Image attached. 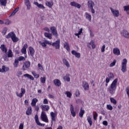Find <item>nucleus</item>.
I'll list each match as a JSON object with an SVG mask.
<instances>
[{"mask_svg":"<svg viewBox=\"0 0 129 129\" xmlns=\"http://www.w3.org/2000/svg\"><path fill=\"white\" fill-rule=\"evenodd\" d=\"M117 81L118 79H115L111 83L110 87L108 88L107 90L111 94V95H113L115 93V90H116V85H117Z\"/></svg>","mask_w":129,"mask_h":129,"instance_id":"nucleus-1","label":"nucleus"},{"mask_svg":"<svg viewBox=\"0 0 129 129\" xmlns=\"http://www.w3.org/2000/svg\"><path fill=\"white\" fill-rule=\"evenodd\" d=\"M126 64H127V60L126 58H124L121 63V71L123 73L126 72Z\"/></svg>","mask_w":129,"mask_h":129,"instance_id":"nucleus-2","label":"nucleus"},{"mask_svg":"<svg viewBox=\"0 0 129 129\" xmlns=\"http://www.w3.org/2000/svg\"><path fill=\"white\" fill-rule=\"evenodd\" d=\"M41 118L42 121H44L45 122H49V120L48 119V117H47V115L46 114V112L45 111H42L41 114Z\"/></svg>","mask_w":129,"mask_h":129,"instance_id":"nucleus-3","label":"nucleus"},{"mask_svg":"<svg viewBox=\"0 0 129 129\" xmlns=\"http://www.w3.org/2000/svg\"><path fill=\"white\" fill-rule=\"evenodd\" d=\"M53 47H55L56 50H59L60 49V39L57 40L55 42L52 43L51 44H49Z\"/></svg>","mask_w":129,"mask_h":129,"instance_id":"nucleus-4","label":"nucleus"},{"mask_svg":"<svg viewBox=\"0 0 129 129\" xmlns=\"http://www.w3.org/2000/svg\"><path fill=\"white\" fill-rule=\"evenodd\" d=\"M120 35L123 38H126V39H129V32L126 30H123L120 32Z\"/></svg>","mask_w":129,"mask_h":129,"instance_id":"nucleus-5","label":"nucleus"},{"mask_svg":"<svg viewBox=\"0 0 129 129\" xmlns=\"http://www.w3.org/2000/svg\"><path fill=\"white\" fill-rule=\"evenodd\" d=\"M39 44L41 45L42 47H46L47 45H52V42H50L47 40H44L43 42H41V41H38Z\"/></svg>","mask_w":129,"mask_h":129,"instance_id":"nucleus-6","label":"nucleus"},{"mask_svg":"<svg viewBox=\"0 0 129 129\" xmlns=\"http://www.w3.org/2000/svg\"><path fill=\"white\" fill-rule=\"evenodd\" d=\"M26 93V90L23 88H21V93L19 94L18 92H16V94L17 96L18 97H20V98H22L23 96H24V94Z\"/></svg>","mask_w":129,"mask_h":129,"instance_id":"nucleus-7","label":"nucleus"},{"mask_svg":"<svg viewBox=\"0 0 129 129\" xmlns=\"http://www.w3.org/2000/svg\"><path fill=\"white\" fill-rule=\"evenodd\" d=\"M110 9L114 17H116V18L119 17V11L118 10H115L112 8H110Z\"/></svg>","mask_w":129,"mask_h":129,"instance_id":"nucleus-8","label":"nucleus"},{"mask_svg":"<svg viewBox=\"0 0 129 129\" xmlns=\"http://www.w3.org/2000/svg\"><path fill=\"white\" fill-rule=\"evenodd\" d=\"M50 30L52 35L57 38V37H58V32H57V29H56V27H55V26H52L50 27Z\"/></svg>","mask_w":129,"mask_h":129,"instance_id":"nucleus-9","label":"nucleus"},{"mask_svg":"<svg viewBox=\"0 0 129 129\" xmlns=\"http://www.w3.org/2000/svg\"><path fill=\"white\" fill-rule=\"evenodd\" d=\"M72 7H74L75 8H77V9H80L81 8V5L75 2H73L70 3Z\"/></svg>","mask_w":129,"mask_h":129,"instance_id":"nucleus-10","label":"nucleus"},{"mask_svg":"<svg viewBox=\"0 0 129 129\" xmlns=\"http://www.w3.org/2000/svg\"><path fill=\"white\" fill-rule=\"evenodd\" d=\"M82 86L85 90H89V85L88 82L83 81Z\"/></svg>","mask_w":129,"mask_h":129,"instance_id":"nucleus-11","label":"nucleus"},{"mask_svg":"<svg viewBox=\"0 0 129 129\" xmlns=\"http://www.w3.org/2000/svg\"><path fill=\"white\" fill-rule=\"evenodd\" d=\"M35 122L38 125H40V126H45V124H42L40 123V121H39V117L38 116V115H35Z\"/></svg>","mask_w":129,"mask_h":129,"instance_id":"nucleus-12","label":"nucleus"},{"mask_svg":"<svg viewBox=\"0 0 129 129\" xmlns=\"http://www.w3.org/2000/svg\"><path fill=\"white\" fill-rule=\"evenodd\" d=\"M40 107L43 111H48L50 109V106L48 105H42L40 106Z\"/></svg>","mask_w":129,"mask_h":129,"instance_id":"nucleus-13","label":"nucleus"},{"mask_svg":"<svg viewBox=\"0 0 129 129\" xmlns=\"http://www.w3.org/2000/svg\"><path fill=\"white\" fill-rule=\"evenodd\" d=\"M70 110L72 116H73V117H75V116H76V113L75 112V111H74V107L72 104L71 105Z\"/></svg>","mask_w":129,"mask_h":129,"instance_id":"nucleus-14","label":"nucleus"},{"mask_svg":"<svg viewBox=\"0 0 129 129\" xmlns=\"http://www.w3.org/2000/svg\"><path fill=\"white\" fill-rule=\"evenodd\" d=\"M9 70H10V68L5 66H2V69H0V72H1L2 73H4V72H8Z\"/></svg>","mask_w":129,"mask_h":129,"instance_id":"nucleus-15","label":"nucleus"},{"mask_svg":"<svg viewBox=\"0 0 129 129\" xmlns=\"http://www.w3.org/2000/svg\"><path fill=\"white\" fill-rule=\"evenodd\" d=\"M27 48H28V44L27 43L25 44L21 49V52L22 54H27Z\"/></svg>","mask_w":129,"mask_h":129,"instance_id":"nucleus-16","label":"nucleus"},{"mask_svg":"<svg viewBox=\"0 0 129 129\" xmlns=\"http://www.w3.org/2000/svg\"><path fill=\"white\" fill-rule=\"evenodd\" d=\"M25 6L27 7V10L29 11L31 9V3L29 0H25Z\"/></svg>","mask_w":129,"mask_h":129,"instance_id":"nucleus-17","label":"nucleus"},{"mask_svg":"<svg viewBox=\"0 0 129 129\" xmlns=\"http://www.w3.org/2000/svg\"><path fill=\"white\" fill-rule=\"evenodd\" d=\"M29 50L30 56H31V57H34V55H35V50L34 49V48L32 46H30L29 47Z\"/></svg>","mask_w":129,"mask_h":129,"instance_id":"nucleus-18","label":"nucleus"},{"mask_svg":"<svg viewBox=\"0 0 129 129\" xmlns=\"http://www.w3.org/2000/svg\"><path fill=\"white\" fill-rule=\"evenodd\" d=\"M113 53L114 55L118 56V55H120V50H119V49L117 48H114L113 49Z\"/></svg>","mask_w":129,"mask_h":129,"instance_id":"nucleus-19","label":"nucleus"},{"mask_svg":"<svg viewBox=\"0 0 129 129\" xmlns=\"http://www.w3.org/2000/svg\"><path fill=\"white\" fill-rule=\"evenodd\" d=\"M50 116L51 117V123L53 124V121H56V114L53 112L50 113Z\"/></svg>","mask_w":129,"mask_h":129,"instance_id":"nucleus-20","label":"nucleus"},{"mask_svg":"<svg viewBox=\"0 0 129 129\" xmlns=\"http://www.w3.org/2000/svg\"><path fill=\"white\" fill-rule=\"evenodd\" d=\"M72 54L73 55H74L75 56V57H76L77 58H80V57L81 56V54H80V53L77 52L75 50H72Z\"/></svg>","mask_w":129,"mask_h":129,"instance_id":"nucleus-21","label":"nucleus"},{"mask_svg":"<svg viewBox=\"0 0 129 129\" xmlns=\"http://www.w3.org/2000/svg\"><path fill=\"white\" fill-rule=\"evenodd\" d=\"M53 83L54 85H55L56 86H57L58 87H59V86L61 85V81H60V80L58 79L54 80Z\"/></svg>","mask_w":129,"mask_h":129,"instance_id":"nucleus-22","label":"nucleus"},{"mask_svg":"<svg viewBox=\"0 0 129 129\" xmlns=\"http://www.w3.org/2000/svg\"><path fill=\"white\" fill-rule=\"evenodd\" d=\"M85 17L87 20H89V22H91V15L89 14V13L86 12L85 14Z\"/></svg>","mask_w":129,"mask_h":129,"instance_id":"nucleus-23","label":"nucleus"},{"mask_svg":"<svg viewBox=\"0 0 129 129\" xmlns=\"http://www.w3.org/2000/svg\"><path fill=\"white\" fill-rule=\"evenodd\" d=\"M34 4L35 5V6H37V7H38V8H39V9H42V10L44 9H45V8L44 7V6L43 5L39 4L37 2H35L34 3Z\"/></svg>","mask_w":129,"mask_h":129,"instance_id":"nucleus-24","label":"nucleus"},{"mask_svg":"<svg viewBox=\"0 0 129 129\" xmlns=\"http://www.w3.org/2000/svg\"><path fill=\"white\" fill-rule=\"evenodd\" d=\"M0 48L1 49L3 52H5V53H7L8 52V49L6 48V45L5 44H2L1 45Z\"/></svg>","mask_w":129,"mask_h":129,"instance_id":"nucleus-25","label":"nucleus"},{"mask_svg":"<svg viewBox=\"0 0 129 129\" xmlns=\"http://www.w3.org/2000/svg\"><path fill=\"white\" fill-rule=\"evenodd\" d=\"M62 61L63 64L67 66L68 68H69L70 67V64H69V62H68V60L66 59V58L62 59Z\"/></svg>","mask_w":129,"mask_h":129,"instance_id":"nucleus-26","label":"nucleus"},{"mask_svg":"<svg viewBox=\"0 0 129 129\" xmlns=\"http://www.w3.org/2000/svg\"><path fill=\"white\" fill-rule=\"evenodd\" d=\"M88 7L90 9H91L94 7V3L92 1H88Z\"/></svg>","mask_w":129,"mask_h":129,"instance_id":"nucleus-27","label":"nucleus"},{"mask_svg":"<svg viewBox=\"0 0 129 129\" xmlns=\"http://www.w3.org/2000/svg\"><path fill=\"white\" fill-rule=\"evenodd\" d=\"M63 48L66 49L67 51L69 52L70 51V47H69V44L67 42H65L63 44Z\"/></svg>","mask_w":129,"mask_h":129,"instance_id":"nucleus-28","label":"nucleus"},{"mask_svg":"<svg viewBox=\"0 0 129 129\" xmlns=\"http://www.w3.org/2000/svg\"><path fill=\"white\" fill-rule=\"evenodd\" d=\"M7 56L8 58H12V57H13L14 54H13V51H12V49H9Z\"/></svg>","mask_w":129,"mask_h":129,"instance_id":"nucleus-29","label":"nucleus"},{"mask_svg":"<svg viewBox=\"0 0 129 129\" xmlns=\"http://www.w3.org/2000/svg\"><path fill=\"white\" fill-rule=\"evenodd\" d=\"M63 80H66L68 82H70V75L67 74L66 76L63 77Z\"/></svg>","mask_w":129,"mask_h":129,"instance_id":"nucleus-30","label":"nucleus"},{"mask_svg":"<svg viewBox=\"0 0 129 129\" xmlns=\"http://www.w3.org/2000/svg\"><path fill=\"white\" fill-rule=\"evenodd\" d=\"M26 114L27 115H31V114H32V107L28 108Z\"/></svg>","mask_w":129,"mask_h":129,"instance_id":"nucleus-31","label":"nucleus"},{"mask_svg":"<svg viewBox=\"0 0 129 129\" xmlns=\"http://www.w3.org/2000/svg\"><path fill=\"white\" fill-rule=\"evenodd\" d=\"M90 45L92 46V49H95V44H94V42H93V40H91L89 44L88 45V48H91Z\"/></svg>","mask_w":129,"mask_h":129,"instance_id":"nucleus-32","label":"nucleus"},{"mask_svg":"<svg viewBox=\"0 0 129 129\" xmlns=\"http://www.w3.org/2000/svg\"><path fill=\"white\" fill-rule=\"evenodd\" d=\"M37 102H38V99L34 98L32 100V102H31L32 106H36V103H37Z\"/></svg>","mask_w":129,"mask_h":129,"instance_id":"nucleus-33","label":"nucleus"},{"mask_svg":"<svg viewBox=\"0 0 129 129\" xmlns=\"http://www.w3.org/2000/svg\"><path fill=\"white\" fill-rule=\"evenodd\" d=\"M45 5L46 6H47V7H48V8H52V7H53V2H48V1H46L45 2Z\"/></svg>","mask_w":129,"mask_h":129,"instance_id":"nucleus-34","label":"nucleus"},{"mask_svg":"<svg viewBox=\"0 0 129 129\" xmlns=\"http://www.w3.org/2000/svg\"><path fill=\"white\" fill-rule=\"evenodd\" d=\"M14 34L15 33L14 32H10L7 35H6V37L7 39H10V38L12 39Z\"/></svg>","mask_w":129,"mask_h":129,"instance_id":"nucleus-35","label":"nucleus"},{"mask_svg":"<svg viewBox=\"0 0 129 129\" xmlns=\"http://www.w3.org/2000/svg\"><path fill=\"white\" fill-rule=\"evenodd\" d=\"M85 111L82 109V108H81L80 112L79 113V115L80 117H83V115L84 114Z\"/></svg>","mask_w":129,"mask_h":129,"instance_id":"nucleus-36","label":"nucleus"},{"mask_svg":"<svg viewBox=\"0 0 129 129\" xmlns=\"http://www.w3.org/2000/svg\"><path fill=\"white\" fill-rule=\"evenodd\" d=\"M11 39L14 43H16V42L19 41V38L16 36V34H14Z\"/></svg>","mask_w":129,"mask_h":129,"instance_id":"nucleus-37","label":"nucleus"},{"mask_svg":"<svg viewBox=\"0 0 129 129\" xmlns=\"http://www.w3.org/2000/svg\"><path fill=\"white\" fill-rule=\"evenodd\" d=\"M24 77H27V78H29V79H30L31 80H34V77L32 76L31 75H29L28 74H24L23 75Z\"/></svg>","mask_w":129,"mask_h":129,"instance_id":"nucleus-38","label":"nucleus"},{"mask_svg":"<svg viewBox=\"0 0 129 129\" xmlns=\"http://www.w3.org/2000/svg\"><path fill=\"white\" fill-rule=\"evenodd\" d=\"M87 120L89 122L90 126H91V125H92V120L91 119V117H90V116H88Z\"/></svg>","mask_w":129,"mask_h":129,"instance_id":"nucleus-39","label":"nucleus"},{"mask_svg":"<svg viewBox=\"0 0 129 129\" xmlns=\"http://www.w3.org/2000/svg\"><path fill=\"white\" fill-rule=\"evenodd\" d=\"M44 36H45V37H46V38H48L50 40H51V39H52V34H51L50 33H48L47 32H45L44 33Z\"/></svg>","mask_w":129,"mask_h":129,"instance_id":"nucleus-40","label":"nucleus"},{"mask_svg":"<svg viewBox=\"0 0 129 129\" xmlns=\"http://www.w3.org/2000/svg\"><path fill=\"white\" fill-rule=\"evenodd\" d=\"M7 0H0V4L1 6H3V7L7 6Z\"/></svg>","mask_w":129,"mask_h":129,"instance_id":"nucleus-41","label":"nucleus"},{"mask_svg":"<svg viewBox=\"0 0 129 129\" xmlns=\"http://www.w3.org/2000/svg\"><path fill=\"white\" fill-rule=\"evenodd\" d=\"M124 11L126 12L127 15H129V5L124 6Z\"/></svg>","mask_w":129,"mask_h":129,"instance_id":"nucleus-42","label":"nucleus"},{"mask_svg":"<svg viewBox=\"0 0 129 129\" xmlns=\"http://www.w3.org/2000/svg\"><path fill=\"white\" fill-rule=\"evenodd\" d=\"M64 94H66L67 97H69V98H71V96H72V94L69 91L65 92Z\"/></svg>","mask_w":129,"mask_h":129,"instance_id":"nucleus-43","label":"nucleus"},{"mask_svg":"<svg viewBox=\"0 0 129 129\" xmlns=\"http://www.w3.org/2000/svg\"><path fill=\"white\" fill-rule=\"evenodd\" d=\"M7 32H8V28L5 27L4 28H3L2 31V34L3 36H5L6 34H7Z\"/></svg>","mask_w":129,"mask_h":129,"instance_id":"nucleus-44","label":"nucleus"},{"mask_svg":"<svg viewBox=\"0 0 129 129\" xmlns=\"http://www.w3.org/2000/svg\"><path fill=\"white\" fill-rule=\"evenodd\" d=\"M30 65H31V62L30 61H26L25 62V67L26 69H28L30 67Z\"/></svg>","mask_w":129,"mask_h":129,"instance_id":"nucleus-45","label":"nucleus"},{"mask_svg":"<svg viewBox=\"0 0 129 129\" xmlns=\"http://www.w3.org/2000/svg\"><path fill=\"white\" fill-rule=\"evenodd\" d=\"M32 74L34 76L35 78H39L40 77V75L37 74L35 72H32Z\"/></svg>","mask_w":129,"mask_h":129,"instance_id":"nucleus-46","label":"nucleus"},{"mask_svg":"<svg viewBox=\"0 0 129 129\" xmlns=\"http://www.w3.org/2000/svg\"><path fill=\"white\" fill-rule=\"evenodd\" d=\"M18 64H19V60L15 59L14 63V67H15V68H17V67H18Z\"/></svg>","mask_w":129,"mask_h":129,"instance_id":"nucleus-47","label":"nucleus"},{"mask_svg":"<svg viewBox=\"0 0 129 129\" xmlns=\"http://www.w3.org/2000/svg\"><path fill=\"white\" fill-rule=\"evenodd\" d=\"M18 61H26V58L24 56H20L18 58Z\"/></svg>","mask_w":129,"mask_h":129,"instance_id":"nucleus-48","label":"nucleus"},{"mask_svg":"<svg viewBox=\"0 0 129 129\" xmlns=\"http://www.w3.org/2000/svg\"><path fill=\"white\" fill-rule=\"evenodd\" d=\"M40 81L41 83H43V84H44V83H46V77H41L40 78Z\"/></svg>","mask_w":129,"mask_h":129,"instance_id":"nucleus-49","label":"nucleus"},{"mask_svg":"<svg viewBox=\"0 0 129 129\" xmlns=\"http://www.w3.org/2000/svg\"><path fill=\"white\" fill-rule=\"evenodd\" d=\"M110 100L111 102H112V103H113L115 105L116 104V100L115 99H114V98H110Z\"/></svg>","mask_w":129,"mask_h":129,"instance_id":"nucleus-50","label":"nucleus"},{"mask_svg":"<svg viewBox=\"0 0 129 129\" xmlns=\"http://www.w3.org/2000/svg\"><path fill=\"white\" fill-rule=\"evenodd\" d=\"M107 109L108 110H112V109H113V108L112 107V106H111V105L109 104L107 105Z\"/></svg>","mask_w":129,"mask_h":129,"instance_id":"nucleus-51","label":"nucleus"},{"mask_svg":"<svg viewBox=\"0 0 129 129\" xmlns=\"http://www.w3.org/2000/svg\"><path fill=\"white\" fill-rule=\"evenodd\" d=\"M116 63V60H114L110 64V67H113Z\"/></svg>","mask_w":129,"mask_h":129,"instance_id":"nucleus-52","label":"nucleus"},{"mask_svg":"<svg viewBox=\"0 0 129 129\" xmlns=\"http://www.w3.org/2000/svg\"><path fill=\"white\" fill-rule=\"evenodd\" d=\"M97 116H98V114L96 112H95V114L93 115V118L94 120H96L97 119Z\"/></svg>","mask_w":129,"mask_h":129,"instance_id":"nucleus-53","label":"nucleus"},{"mask_svg":"<svg viewBox=\"0 0 129 129\" xmlns=\"http://www.w3.org/2000/svg\"><path fill=\"white\" fill-rule=\"evenodd\" d=\"M4 24L5 25H10L11 24V21L9 20V19H7L4 20Z\"/></svg>","mask_w":129,"mask_h":129,"instance_id":"nucleus-54","label":"nucleus"},{"mask_svg":"<svg viewBox=\"0 0 129 129\" xmlns=\"http://www.w3.org/2000/svg\"><path fill=\"white\" fill-rule=\"evenodd\" d=\"M3 58L5 61H9V57H8V55L7 54H5L3 56Z\"/></svg>","mask_w":129,"mask_h":129,"instance_id":"nucleus-55","label":"nucleus"},{"mask_svg":"<svg viewBox=\"0 0 129 129\" xmlns=\"http://www.w3.org/2000/svg\"><path fill=\"white\" fill-rule=\"evenodd\" d=\"M108 78H110L111 79V78H113L114 77V76H113V74L111 73H110L108 75Z\"/></svg>","mask_w":129,"mask_h":129,"instance_id":"nucleus-56","label":"nucleus"},{"mask_svg":"<svg viewBox=\"0 0 129 129\" xmlns=\"http://www.w3.org/2000/svg\"><path fill=\"white\" fill-rule=\"evenodd\" d=\"M79 95H80V93L79 92V90H77L76 91V96L77 97H79Z\"/></svg>","mask_w":129,"mask_h":129,"instance_id":"nucleus-57","label":"nucleus"},{"mask_svg":"<svg viewBox=\"0 0 129 129\" xmlns=\"http://www.w3.org/2000/svg\"><path fill=\"white\" fill-rule=\"evenodd\" d=\"M126 92L127 95L129 98V86L126 87Z\"/></svg>","mask_w":129,"mask_h":129,"instance_id":"nucleus-58","label":"nucleus"},{"mask_svg":"<svg viewBox=\"0 0 129 129\" xmlns=\"http://www.w3.org/2000/svg\"><path fill=\"white\" fill-rule=\"evenodd\" d=\"M19 129H24V123H20Z\"/></svg>","mask_w":129,"mask_h":129,"instance_id":"nucleus-59","label":"nucleus"},{"mask_svg":"<svg viewBox=\"0 0 129 129\" xmlns=\"http://www.w3.org/2000/svg\"><path fill=\"white\" fill-rule=\"evenodd\" d=\"M43 103V104H48V100L47 99H44Z\"/></svg>","mask_w":129,"mask_h":129,"instance_id":"nucleus-60","label":"nucleus"},{"mask_svg":"<svg viewBox=\"0 0 129 129\" xmlns=\"http://www.w3.org/2000/svg\"><path fill=\"white\" fill-rule=\"evenodd\" d=\"M105 45H103L101 48V52L102 53H103L104 51H105Z\"/></svg>","mask_w":129,"mask_h":129,"instance_id":"nucleus-61","label":"nucleus"},{"mask_svg":"<svg viewBox=\"0 0 129 129\" xmlns=\"http://www.w3.org/2000/svg\"><path fill=\"white\" fill-rule=\"evenodd\" d=\"M102 123L104 125H105L106 126L108 124V122H107V121L105 120L103 121Z\"/></svg>","mask_w":129,"mask_h":129,"instance_id":"nucleus-62","label":"nucleus"},{"mask_svg":"<svg viewBox=\"0 0 129 129\" xmlns=\"http://www.w3.org/2000/svg\"><path fill=\"white\" fill-rule=\"evenodd\" d=\"M35 108L36 111H39V109H40V107L38 105H37V106H35Z\"/></svg>","mask_w":129,"mask_h":129,"instance_id":"nucleus-63","label":"nucleus"},{"mask_svg":"<svg viewBox=\"0 0 129 129\" xmlns=\"http://www.w3.org/2000/svg\"><path fill=\"white\" fill-rule=\"evenodd\" d=\"M22 73L21 71L18 72V73H17L18 77H20V76H21V75H22Z\"/></svg>","mask_w":129,"mask_h":129,"instance_id":"nucleus-64","label":"nucleus"}]
</instances>
